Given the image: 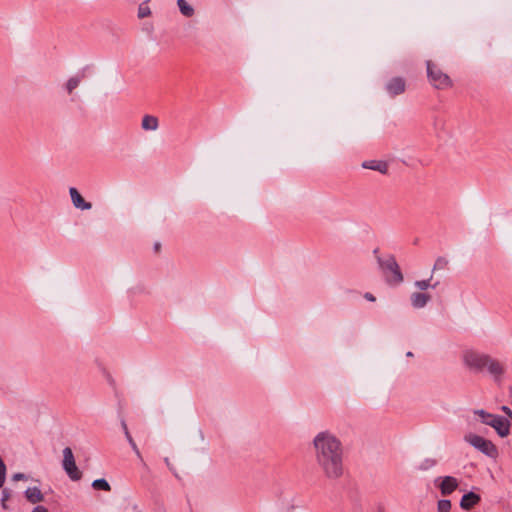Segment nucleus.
I'll list each match as a JSON object with an SVG mask.
<instances>
[{
    "instance_id": "f257e3e1",
    "label": "nucleus",
    "mask_w": 512,
    "mask_h": 512,
    "mask_svg": "<svg viewBox=\"0 0 512 512\" xmlns=\"http://www.w3.org/2000/svg\"><path fill=\"white\" fill-rule=\"evenodd\" d=\"M314 456L322 474L330 480L339 479L344 472L340 440L329 431L319 432L313 439Z\"/></svg>"
},
{
    "instance_id": "f03ea898",
    "label": "nucleus",
    "mask_w": 512,
    "mask_h": 512,
    "mask_svg": "<svg viewBox=\"0 0 512 512\" xmlns=\"http://www.w3.org/2000/svg\"><path fill=\"white\" fill-rule=\"evenodd\" d=\"M464 441L486 456L491 458H496L498 456V449L496 445L491 440L480 435L471 432L467 433L464 436Z\"/></svg>"
},
{
    "instance_id": "7ed1b4c3",
    "label": "nucleus",
    "mask_w": 512,
    "mask_h": 512,
    "mask_svg": "<svg viewBox=\"0 0 512 512\" xmlns=\"http://www.w3.org/2000/svg\"><path fill=\"white\" fill-rule=\"evenodd\" d=\"M426 65L428 80L433 87L443 90L452 86L450 77L444 73L436 64L429 60L427 61Z\"/></svg>"
},
{
    "instance_id": "20e7f679",
    "label": "nucleus",
    "mask_w": 512,
    "mask_h": 512,
    "mask_svg": "<svg viewBox=\"0 0 512 512\" xmlns=\"http://www.w3.org/2000/svg\"><path fill=\"white\" fill-rule=\"evenodd\" d=\"M488 356L487 354L468 349L462 353V361L471 372L480 373L485 371V363Z\"/></svg>"
},
{
    "instance_id": "39448f33",
    "label": "nucleus",
    "mask_w": 512,
    "mask_h": 512,
    "mask_svg": "<svg viewBox=\"0 0 512 512\" xmlns=\"http://www.w3.org/2000/svg\"><path fill=\"white\" fill-rule=\"evenodd\" d=\"M380 267L382 268L386 280L392 284H399L403 281V275L400 271L399 265L393 257L386 260H379Z\"/></svg>"
},
{
    "instance_id": "423d86ee",
    "label": "nucleus",
    "mask_w": 512,
    "mask_h": 512,
    "mask_svg": "<svg viewBox=\"0 0 512 512\" xmlns=\"http://www.w3.org/2000/svg\"><path fill=\"white\" fill-rule=\"evenodd\" d=\"M63 469L73 481H78L82 477L81 471L78 469L71 448L66 447L63 450Z\"/></svg>"
},
{
    "instance_id": "0eeeda50",
    "label": "nucleus",
    "mask_w": 512,
    "mask_h": 512,
    "mask_svg": "<svg viewBox=\"0 0 512 512\" xmlns=\"http://www.w3.org/2000/svg\"><path fill=\"white\" fill-rule=\"evenodd\" d=\"M434 483L443 496L452 494L459 486V480L453 476L438 477Z\"/></svg>"
},
{
    "instance_id": "6e6552de",
    "label": "nucleus",
    "mask_w": 512,
    "mask_h": 512,
    "mask_svg": "<svg viewBox=\"0 0 512 512\" xmlns=\"http://www.w3.org/2000/svg\"><path fill=\"white\" fill-rule=\"evenodd\" d=\"M488 426L492 427L501 438H505L510 434V419H504L502 416L495 415Z\"/></svg>"
},
{
    "instance_id": "1a4fd4ad",
    "label": "nucleus",
    "mask_w": 512,
    "mask_h": 512,
    "mask_svg": "<svg viewBox=\"0 0 512 512\" xmlns=\"http://www.w3.org/2000/svg\"><path fill=\"white\" fill-rule=\"evenodd\" d=\"M405 88V80L401 77H394L386 84L387 92L391 96L402 94L405 91Z\"/></svg>"
},
{
    "instance_id": "9d476101",
    "label": "nucleus",
    "mask_w": 512,
    "mask_h": 512,
    "mask_svg": "<svg viewBox=\"0 0 512 512\" xmlns=\"http://www.w3.org/2000/svg\"><path fill=\"white\" fill-rule=\"evenodd\" d=\"M69 194L74 207H76L77 209L89 210L92 208V204L86 202L76 188L71 187L69 189Z\"/></svg>"
},
{
    "instance_id": "9b49d317",
    "label": "nucleus",
    "mask_w": 512,
    "mask_h": 512,
    "mask_svg": "<svg viewBox=\"0 0 512 512\" xmlns=\"http://www.w3.org/2000/svg\"><path fill=\"white\" fill-rule=\"evenodd\" d=\"M480 500L481 498L478 494L474 492H468L462 496L460 500V507L465 511H469L474 506H476Z\"/></svg>"
},
{
    "instance_id": "f8f14e48",
    "label": "nucleus",
    "mask_w": 512,
    "mask_h": 512,
    "mask_svg": "<svg viewBox=\"0 0 512 512\" xmlns=\"http://www.w3.org/2000/svg\"><path fill=\"white\" fill-rule=\"evenodd\" d=\"M485 370L495 378L501 377L504 373L502 364L490 356H488V359L486 360Z\"/></svg>"
},
{
    "instance_id": "ddd939ff",
    "label": "nucleus",
    "mask_w": 512,
    "mask_h": 512,
    "mask_svg": "<svg viewBox=\"0 0 512 512\" xmlns=\"http://www.w3.org/2000/svg\"><path fill=\"white\" fill-rule=\"evenodd\" d=\"M362 167L365 169L375 170L382 174H386L388 171V165L384 161L380 160H368L362 163Z\"/></svg>"
},
{
    "instance_id": "4468645a",
    "label": "nucleus",
    "mask_w": 512,
    "mask_h": 512,
    "mask_svg": "<svg viewBox=\"0 0 512 512\" xmlns=\"http://www.w3.org/2000/svg\"><path fill=\"white\" fill-rule=\"evenodd\" d=\"M25 497L32 504L40 503L44 500V495L38 487H28L25 491Z\"/></svg>"
},
{
    "instance_id": "2eb2a0df",
    "label": "nucleus",
    "mask_w": 512,
    "mask_h": 512,
    "mask_svg": "<svg viewBox=\"0 0 512 512\" xmlns=\"http://www.w3.org/2000/svg\"><path fill=\"white\" fill-rule=\"evenodd\" d=\"M473 416L474 418L479 421L480 423L484 425H489L492 419L495 417L496 414L489 413L488 411L484 409H475L473 410Z\"/></svg>"
},
{
    "instance_id": "dca6fc26",
    "label": "nucleus",
    "mask_w": 512,
    "mask_h": 512,
    "mask_svg": "<svg viewBox=\"0 0 512 512\" xmlns=\"http://www.w3.org/2000/svg\"><path fill=\"white\" fill-rule=\"evenodd\" d=\"M158 118L153 115H145L142 118L141 127L145 131H156L158 129Z\"/></svg>"
},
{
    "instance_id": "f3484780",
    "label": "nucleus",
    "mask_w": 512,
    "mask_h": 512,
    "mask_svg": "<svg viewBox=\"0 0 512 512\" xmlns=\"http://www.w3.org/2000/svg\"><path fill=\"white\" fill-rule=\"evenodd\" d=\"M430 300V295L426 293H413L411 303L414 308H423Z\"/></svg>"
},
{
    "instance_id": "a211bd4d",
    "label": "nucleus",
    "mask_w": 512,
    "mask_h": 512,
    "mask_svg": "<svg viewBox=\"0 0 512 512\" xmlns=\"http://www.w3.org/2000/svg\"><path fill=\"white\" fill-rule=\"evenodd\" d=\"M177 5L182 15H184L185 17L193 16L194 9L186 0H178Z\"/></svg>"
},
{
    "instance_id": "6ab92c4d",
    "label": "nucleus",
    "mask_w": 512,
    "mask_h": 512,
    "mask_svg": "<svg viewBox=\"0 0 512 512\" xmlns=\"http://www.w3.org/2000/svg\"><path fill=\"white\" fill-rule=\"evenodd\" d=\"M81 80H82L81 76H74V77H71L67 81L66 89H67L69 94H71L73 92V90L76 89L79 86Z\"/></svg>"
},
{
    "instance_id": "aec40b11",
    "label": "nucleus",
    "mask_w": 512,
    "mask_h": 512,
    "mask_svg": "<svg viewBox=\"0 0 512 512\" xmlns=\"http://www.w3.org/2000/svg\"><path fill=\"white\" fill-rule=\"evenodd\" d=\"M92 487L96 490L110 491L111 486L105 479H96L92 482Z\"/></svg>"
},
{
    "instance_id": "412c9836",
    "label": "nucleus",
    "mask_w": 512,
    "mask_h": 512,
    "mask_svg": "<svg viewBox=\"0 0 512 512\" xmlns=\"http://www.w3.org/2000/svg\"><path fill=\"white\" fill-rule=\"evenodd\" d=\"M451 501L448 499H441L437 502V512H451Z\"/></svg>"
},
{
    "instance_id": "4be33fe9",
    "label": "nucleus",
    "mask_w": 512,
    "mask_h": 512,
    "mask_svg": "<svg viewBox=\"0 0 512 512\" xmlns=\"http://www.w3.org/2000/svg\"><path fill=\"white\" fill-rule=\"evenodd\" d=\"M150 14H151V10H150V7L148 6L147 2L141 3L138 8V17L145 18V17L150 16Z\"/></svg>"
},
{
    "instance_id": "5701e85b",
    "label": "nucleus",
    "mask_w": 512,
    "mask_h": 512,
    "mask_svg": "<svg viewBox=\"0 0 512 512\" xmlns=\"http://www.w3.org/2000/svg\"><path fill=\"white\" fill-rule=\"evenodd\" d=\"M436 463L437 462L435 459L426 458L423 461H421V463L419 464V469L420 470H429V469L433 468L434 466H436Z\"/></svg>"
},
{
    "instance_id": "b1692460",
    "label": "nucleus",
    "mask_w": 512,
    "mask_h": 512,
    "mask_svg": "<svg viewBox=\"0 0 512 512\" xmlns=\"http://www.w3.org/2000/svg\"><path fill=\"white\" fill-rule=\"evenodd\" d=\"M6 478V466L0 457V487L3 486Z\"/></svg>"
},
{
    "instance_id": "393cba45",
    "label": "nucleus",
    "mask_w": 512,
    "mask_h": 512,
    "mask_svg": "<svg viewBox=\"0 0 512 512\" xmlns=\"http://www.w3.org/2000/svg\"><path fill=\"white\" fill-rule=\"evenodd\" d=\"M415 286L420 290H426L430 287V280L416 281Z\"/></svg>"
},
{
    "instance_id": "a878e982",
    "label": "nucleus",
    "mask_w": 512,
    "mask_h": 512,
    "mask_svg": "<svg viewBox=\"0 0 512 512\" xmlns=\"http://www.w3.org/2000/svg\"><path fill=\"white\" fill-rule=\"evenodd\" d=\"M501 410L505 413V417L504 419H510V424L512 423V411L509 407L507 406H502L501 407Z\"/></svg>"
},
{
    "instance_id": "bb28decb",
    "label": "nucleus",
    "mask_w": 512,
    "mask_h": 512,
    "mask_svg": "<svg viewBox=\"0 0 512 512\" xmlns=\"http://www.w3.org/2000/svg\"><path fill=\"white\" fill-rule=\"evenodd\" d=\"M25 479H26V476L23 473H15L12 476L13 481H19V480H25Z\"/></svg>"
},
{
    "instance_id": "cd10ccee",
    "label": "nucleus",
    "mask_w": 512,
    "mask_h": 512,
    "mask_svg": "<svg viewBox=\"0 0 512 512\" xmlns=\"http://www.w3.org/2000/svg\"><path fill=\"white\" fill-rule=\"evenodd\" d=\"M123 426H124L125 434H126V437H127L128 441H129V443H130L131 445H132V444H134L135 442L133 441L132 437L130 436L129 432L127 431V427H126V425L124 424Z\"/></svg>"
},
{
    "instance_id": "c85d7f7f",
    "label": "nucleus",
    "mask_w": 512,
    "mask_h": 512,
    "mask_svg": "<svg viewBox=\"0 0 512 512\" xmlns=\"http://www.w3.org/2000/svg\"><path fill=\"white\" fill-rule=\"evenodd\" d=\"M123 426H124L125 434H126V437H127L128 441H129V443H130L131 445H132V444H134L135 442L133 441L132 437L130 436L129 432L127 431V427H126V425L124 424Z\"/></svg>"
},
{
    "instance_id": "c756f323",
    "label": "nucleus",
    "mask_w": 512,
    "mask_h": 512,
    "mask_svg": "<svg viewBox=\"0 0 512 512\" xmlns=\"http://www.w3.org/2000/svg\"><path fill=\"white\" fill-rule=\"evenodd\" d=\"M32 512H48V510L44 506H36Z\"/></svg>"
},
{
    "instance_id": "7c9ffc66",
    "label": "nucleus",
    "mask_w": 512,
    "mask_h": 512,
    "mask_svg": "<svg viewBox=\"0 0 512 512\" xmlns=\"http://www.w3.org/2000/svg\"><path fill=\"white\" fill-rule=\"evenodd\" d=\"M9 497H10L9 492H8L7 490H4V491H3L2 502H3V503H4V502H6V501L9 499Z\"/></svg>"
},
{
    "instance_id": "2f4dec72",
    "label": "nucleus",
    "mask_w": 512,
    "mask_h": 512,
    "mask_svg": "<svg viewBox=\"0 0 512 512\" xmlns=\"http://www.w3.org/2000/svg\"><path fill=\"white\" fill-rule=\"evenodd\" d=\"M365 298L369 301H375V297L370 293H366Z\"/></svg>"
},
{
    "instance_id": "473e14b6",
    "label": "nucleus",
    "mask_w": 512,
    "mask_h": 512,
    "mask_svg": "<svg viewBox=\"0 0 512 512\" xmlns=\"http://www.w3.org/2000/svg\"><path fill=\"white\" fill-rule=\"evenodd\" d=\"M131 446H132V449L136 452V454H137L138 456H140V452H139V450H138V448H137L136 444L134 443V444H132Z\"/></svg>"
}]
</instances>
